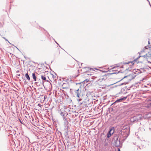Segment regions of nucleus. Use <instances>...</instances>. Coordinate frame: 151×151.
Instances as JSON below:
<instances>
[{"instance_id":"f257e3e1","label":"nucleus","mask_w":151,"mask_h":151,"mask_svg":"<svg viewBox=\"0 0 151 151\" xmlns=\"http://www.w3.org/2000/svg\"><path fill=\"white\" fill-rule=\"evenodd\" d=\"M142 118L141 115H138L131 117L130 120L132 122H136L139 120L142 119Z\"/></svg>"},{"instance_id":"f03ea898","label":"nucleus","mask_w":151,"mask_h":151,"mask_svg":"<svg viewBox=\"0 0 151 151\" xmlns=\"http://www.w3.org/2000/svg\"><path fill=\"white\" fill-rule=\"evenodd\" d=\"M150 57L151 58V52H150L148 53V54H146V55H145L144 56H139L136 59H135L134 60V61L137 62V63H139V61L137 62V60L140 58V57H144L145 58H147V57Z\"/></svg>"},{"instance_id":"7ed1b4c3","label":"nucleus","mask_w":151,"mask_h":151,"mask_svg":"<svg viewBox=\"0 0 151 151\" xmlns=\"http://www.w3.org/2000/svg\"><path fill=\"white\" fill-rule=\"evenodd\" d=\"M45 75L44 76H41V78L43 80V85L45 88V86H46V82L47 81L46 80V77L45 76Z\"/></svg>"},{"instance_id":"20e7f679","label":"nucleus","mask_w":151,"mask_h":151,"mask_svg":"<svg viewBox=\"0 0 151 151\" xmlns=\"http://www.w3.org/2000/svg\"><path fill=\"white\" fill-rule=\"evenodd\" d=\"M126 78L127 79L128 81H130L132 79H133L134 78V77H133L132 76V75L130 74L129 75L124 76L122 79H123L124 78Z\"/></svg>"},{"instance_id":"39448f33","label":"nucleus","mask_w":151,"mask_h":151,"mask_svg":"<svg viewBox=\"0 0 151 151\" xmlns=\"http://www.w3.org/2000/svg\"><path fill=\"white\" fill-rule=\"evenodd\" d=\"M75 92L78 98H80L81 96V90H80L79 89L76 90L75 91Z\"/></svg>"},{"instance_id":"423d86ee","label":"nucleus","mask_w":151,"mask_h":151,"mask_svg":"<svg viewBox=\"0 0 151 151\" xmlns=\"http://www.w3.org/2000/svg\"><path fill=\"white\" fill-rule=\"evenodd\" d=\"M127 96H126L125 97H123V98H122L119 99H117L113 104L116 103L117 102H121L123 100H125L127 99Z\"/></svg>"},{"instance_id":"0eeeda50","label":"nucleus","mask_w":151,"mask_h":151,"mask_svg":"<svg viewBox=\"0 0 151 151\" xmlns=\"http://www.w3.org/2000/svg\"><path fill=\"white\" fill-rule=\"evenodd\" d=\"M63 120L64 121V125H65V127H67V128H68V127H69V124L68 121H67L66 119L65 118V119Z\"/></svg>"},{"instance_id":"6e6552de","label":"nucleus","mask_w":151,"mask_h":151,"mask_svg":"<svg viewBox=\"0 0 151 151\" xmlns=\"http://www.w3.org/2000/svg\"><path fill=\"white\" fill-rule=\"evenodd\" d=\"M145 119H148L151 117V114L150 113H148L144 115L143 116Z\"/></svg>"},{"instance_id":"1a4fd4ad","label":"nucleus","mask_w":151,"mask_h":151,"mask_svg":"<svg viewBox=\"0 0 151 151\" xmlns=\"http://www.w3.org/2000/svg\"><path fill=\"white\" fill-rule=\"evenodd\" d=\"M32 76L33 78V79L35 81H36L37 80L36 78V76H35V73H32Z\"/></svg>"},{"instance_id":"9d476101","label":"nucleus","mask_w":151,"mask_h":151,"mask_svg":"<svg viewBox=\"0 0 151 151\" xmlns=\"http://www.w3.org/2000/svg\"><path fill=\"white\" fill-rule=\"evenodd\" d=\"M25 77L28 81H29L30 80V77L27 73L25 74Z\"/></svg>"},{"instance_id":"9b49d317","label":"nucleus","mask_w":151,"mask_h":151,"mask_svg":"<svg viewBox=\"0 0 151 151\" xmlns=\"http://www.w3.org/2000/svg\"><path fill=\"white\" fill-rule=\"evenodd\" d=\"M81 100H82L81 99H77V101H78V104L80 105H81L83 103V102L82 103L79 102V101H81Z\"/></svg>"},{"instance_id":"f8f14e48","label":"nucleus","mask_w":151,"mask_h":151,"mask_svg":"<svg viewBox=\"0 0 151 151\" xmlns=\"http://www.w3.org/2000/svg\"><path fill=\"white\" fill-rule=\"evenodd\" d=\"M48 135V139L49 138V137H50V140H52L51 141H52V140L53 139V138L51 135H49L48 134H47Z\"/></svg>"},{"instance_id":"ddd939ff","label":"nucleus","mask_w":151,"mask_h":151,"mask_svg":"<svg viewBox=\"0 0 151 151\" xmlns=\"http://www.w3.org/2000/svg\"><path fill=\"white\" fill-rule=\"evenodd\" d=\"M111 131H109L108 133L107 136L108 138H109L110 137H111V134H112L111 133Z\"/></svg>"},{"instance_id":"4468645a","label":"nucleus","mask_w":151,"mask_h":151,"mask_svg":"<svg viewBox=\"0 0 151 151\" xmlns=\"http://www.w3.org/2000/svg\"><path fill=\"white\" fill-rule=\"evenodd\" d=\"M111 131V133L112 134H113V133L114 132V128H111L110 129V130H109V131Z\"/></svg>"},{"instance_id":"2eb2a0df","label":"nucleus","mask_w":151,"mask_h":151,"mask_svg":"<svg viewBox=\"0 0 151 151\" xmlns=\"http://www.w3.org/2000/svg\"><path fill=\"white\" fill-rule=\"evenodd\" d=\"M60 115L62 116L63 117V119H64L65 118L64 114L63 112H61L60 113Z\"/></svg>"},{"instance_id":"dca6fc26","label":"nucleus","mask_w":151,"mask_h":151,"mask_svg":"<svg viewBox=\"0 0 151 151\" xmlns=\"http://www.w3.org/2000/svg\"><path fill=\"white\" fill-rule=\"evenodd\" d=\"M89 81V80H88V79H86L84 81V82H86V83H87V82H88Z\"/></svg>"},{"instance_id":"f3484780","label":"nucleus","mask_w":151,"mask_h":151,"mask_svg":"<svg viewBox=\"0 0 151 151\" xmlns=\"http://www.w3.org/2000/svg\"><path fill=\"white\" fill-rule=\"evenodd\" d=\"M3 27V25L0 22V27Z\"/></svg>"},{"instance_id":"a211bd4d","label":"nucleus","mask_w":151,"mask_h":151,"mask_svg":"<svg viewBox=\"0 0 151 151\" xmlns=\"http://www.w3.org/2000/svg\"><path fill=\"white\" fill-rule=\"evenodd\" d=\"M3 38L5 39L6 40L8 41L9 43H10V42L8 41V40H7V39L5 37H3Z\"/></svg>"},{"instance_id":"6ab92c4d","label":"nucleus","mask_w":151,"mask_h":151,"mask_svg":"<svg viewBox=\"0 0 151 151\" xmlns=\"http://www.w3.org/2000/svg\"><path fill=\"white\" fill-rule=\"evenodd\" d=\"M115 69H116V67H113L112 68V69L113 70H115Z\"/></svg>"},{"instance_id":"aec40b11","label":"nucleus","mask_w":151,"mask_h":151,"mask_svg":"<svg viewBox=\"0 0 151 151\" xmlns=\"http://www.w3.org/2000/svg\"><path fill=\"white\" fill-rule=\"evenodd\" d=\"M38 105L39 106V107H40L41 106V105H40V104H38V105Z\"/></svg>"},{"instance_id":"412c9836","label":"nucleus","mask_w":151,"mask_h":151,"mask_svg":"<svg viewBox=\"0 0 151 151\" xmlns=\"http://www.w3.org/2000/svg\"><path fill=\"white\" fill-rule=\"evenodd\" d=\"M51 144V143L50 142L48 144V145H49L50 146V145Z\"/></svg>"},{"instance_id":"4be33fe9","label":"nucleus","mask_w":151,"mask_h":151,"mask_svg":"<svg viewBox=\"0 0 151 151\" xmlns=\"http://www.w3.org/2000/svg\"><path fill=\"white\" fill-rule=\"evenodd\" d=\"M145 49H148L147 47V46H145Z\"/></svg>"},{"instance_id":"5701e85b","label":"nucleus","mask_w":151,"mask_h":151,"mask_svg":"<svg viewBox=\"0 0 151 151\" xmlns=\"http://www.w3.org/2000/svg\"><path fill=\"white\" fill-rule=\"evenodd\" d=\"M144 52V50L141 51V53H142V52Z\"/></svg>"},{"instance_id":"b1692460","label":"nucleus","mask_w":151,"mask_h":151,"mask_svg":"<svg viewBox=\"0 0 151 151\" xmlns=\"http://www.w3.org/2000/svg\"><path fill=\"white\" fill-rule=\"evenodd\" d=\"M50 86H51V83L50 82H49V85Z\"/></svg>"},{"instance_id":"393cba45","label":"nucleus","mask_w":151,"mask_h":151,"mask_svg":"<svg viewBox=\"0 0 151 151\" xmlns=\"http://www.w3.org/2000/svg\"><path fill=\"white\" fill-rule=\"evenodd\" d=\"M118 151H121L119 148H118Z\"/></svg>"},{"instance_id":"a878e982","label":"nucleus","mask_w":151,"mask_h":151,"mask_svg":"<svg viewBox=\"0 0 151 151\" xmlns=\"http://www.w3.org/2000/svg\"><path fill=\"white\" fill-rule=\"evenodd\" d=\"M151 106V103H150L149 104V106Z\"/></svg>"},{"instance_id":"bb28decb","label":"nucleus","mask_w":151,"mask_h":151,"mask_svg":"<svg viewBox=\"0 0 151 151\" xmlns=\"http://www.w3.org/2000/svg\"><path fill=\"white\" fill-rule=\"evenodd\" d=\"M147 62H148V63H151L149 61H147Z\"/></svg>"},{"instance_id":"cd10ccee","label":"nucleus","mask_w":151,"mask_h":151,"mask_svg":"<svg viewBox=\"0 0 151 151\" xmlns=\"http://www.w3.org/2000/svg\"><path fill=\"white\" fill-rule=\"evenodd\" d=\"M46 97H47V96H44V98H45H45H46Z\"/></svg>"},{"instance_id":"c85d7f7f","label":"nucleus","mask_w":151,"mask_h":151,"mask_svg":"<svg viewBox=\"0 0 151 151\" xmlns=\"http://www.w3.org/2000/svg\"><path fill=\"white\" fill-rule=\"evenodd\" d=\"M148 44H150V42L149 41H148Z\"/></svg>"},{"instance_id":"c756f323","label":"nucleus","mask_w":151,"mask_h":151,"mask_svg":"<svg viewBox=\"0 0 151 151\" xmlns=\"http://www.w3.org/2000/svg\"><path fill=\"white\" fill-rule=\"evenodd\" d=\"M20 121V122L21 123H22V122L21 121V120H20V121Z\"/></svg>"},{"instance_id":"7c9ffc66","label":"nucleus","mask_w":151,"mask_h":151,"mask_svg":"<svg viewBox=\"0 0 151 151\" xmlns=\"http://www.w3.org/2000/svg\"><path fill=\"white\" fill-rule=\"evenodd\" d=\"M55 42H56V43H57L58 44V43H57V42H56V41H55Z\"/></svg>"},{"instance_id":"2f4dec72","label":"nucleus","mask_w":151,"mask_h":151,"mask_svg":"<svg viewBox=\"0 0 151 151\" xmlns=\"http://www.w3.org/2000/svg\"><path fill=\"white\" fill-rule=\"evenodd\" d=\"M119 67V66H117V67H117H117Z\"/></svg>"},{"instance_id":"473e14b6","label":"nucleus","mask_w":151,"mask_h":151,"mask_svg":"<svg viewBox=\"0 0 151 151\" xmlns=\"http://www.w3.org/2000/svg\"><path fill=\"white\" fill-rule=\"evenodd\" d=\"M48 78H49V76H48Z\"/></svg>"},{"instance_id":"72a5a7b5","label":"nucleus","mask_w":151,"mask_h":151,"mask_svg":"<svg viewBox=\"0 0 151 151\" xmlns=\"http://www.w3.org/2000/svg\"><path fill=\"white\" fill-rule=\"evenodd\" d=\"M18 75V76H20V75Z\"/></svg>"}]
</instances>
